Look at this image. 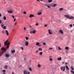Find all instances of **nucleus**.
Wrapping results in <instances>:
<instances>
[{
  "label": "nucleus",
  "mask_w": 74,
  "mask_h": 74,
  "mask_svg": "<svg viewBox=\"0 0 74 74\" xmlns=\"http://www.w3.org/2000/svg\"><path fill=\"white\" fill-rule=\"evenodd\" d=\"M30 74V72H29L27 73V74Z\"/></svg>",
  "instance_id": "e2e57ef3"
},
{
  "label": "nucleus",
  "mask_w": 74,
  "mask_h": 74,
  "mask_svg": "<svg viewBox=\"0 0 74 74\" xmlns=\"http://www.w3.org/2000/svg\"><path fill=\"white\" fill-rule=\"evenodd\" d=\"M21 49H22V50H23V47H21Z\"/></svg>",
  "instance_id": "8fccbe9b"
},
{
  "label": "nucleus",
  "mask_w": 74,
  "mask_h": 74,
  "mask_svg": "<svg viewBox=\"0 0 74 74\" xmlns=\"http://www.w3.org/2000/svg\"><path fill=\"white\" fill-rule=\"evenodd\" d=\"M5 57H6V58H8L9 57V55L8 54H5Z\"/></svg>",
  "instance_id": "9b49d317"
},
{
  "label": "nucleus",
  "mask_w": 74,
  "mask_h": 74,
  "mask_svg": "<svg viewBox=\"0 0 74 74\" xmlns=\"http://www.w3.org/2000/svg\"><path fill=\"white\" fill-rule=\"evenodd\" d=\"M4 32H5V31L4 30H2L1 31V33H2V34H4Z\"/></svg>",
  "instance_id": "bb28decb"
},
{
  "label": "nucleus",
  "mask_w": 74,
  "mask_h": 74,
  "mask_svg": "<svg viewBox=\"0 0 74 74\" xmlns=\"http://www.w3.org/2000/svg\"><path fill=\"white\" fill-rule=\"evenodd\" d=\"M58 49H59V50H62V49H60V48L59 47H58Z\"/></svg>",
  "instance_id": "c03bdc74"
},
{
  "label": "nucleus",
  "mask_w": 74,
  "mask_h": 74,
  "mask_svg": "<svg viewBox=\"0 0 74 74\" xmlns=\"http://www.w3.org/2000/svg\"><path fill=\"white\" fill-rule=\"evenodd\" d=\"M38 66L39 68H40V67H41V65L40 64H38Z\"/></svg>",
  "instance_id": "412c9836"
},
{
  "label": "nucleus",
  "mask_w": 74,
  "mask_h": 74,
  "mask_svg": "<svg viewBox=\"0 0 74 74\" xmlns=\"http://www.w3.org/2000/svg\"><path fill=\"white\" fill-rule=\"evenodd\" d=\"M23 73L24 74H27V72L26 71L24 70L23 71Z\"/></svg>",
  "instance_id": "f8f14e48"
},
{
  "label": "nucleus",
  "mask_w": 74,
  "mask_h": 74,
  "mask_svg": "<svg viewBox=\"0 0 74 74\" xmlns=\"http://www.w3.org/2000/svg\"><path fill=\"white\" fill-rule=\"evenodd\" d=\"M12 18H13L14 19V18H15V17H14V16L12 15Z\"/></svg>",
  "instance_id": "09e8293b"
},
{
  "label": "nucleus",
  "mask_w": 74,
  "mask_h": 74,
  "mask_svg": "<svg viewBox=\"0 0 74 74\" xmlns=\"http://www.w3.org/2000/svg\"><path fill=\"white\" fill-rule=\"evenodd\" d=\"M1 47V43H0V48Z\"/></svg>",
  "instance_id": "052dcab7"
},
{
  "label": "nucleus",
  "mask_w": 74,
  "mask_h": 74,
  "mask_svg": "<svg viewBox=\"0 0 74 74\" xmlns=\"http://www.w3.org/2000/svg\"><path fill=\"white\" fill-rule=\"evenodd\" d=\"M4 29H6V26H4L3 27Z\"/></svg>",
  "instance_id": "ea45409f"
},
{
  "label": "nucleus",
  "mask_w": 74,
  "mask_h": 74,
  "mask_svg": "<svg viewBox=\"0 0 74 74\" xmlns=\"http://www.w3.org/2000/svg\"><path fill=\"white\" fill-rule=\"evenodd\" d=\"M53 60V59L52 58H49V60L51 62H52Z\"/></svg>",
  "instance_id": "b1692460"
},
{
  "label": "nucleus",
  "mask_w": 74,
  "mask_h": 74,
  "mask_svg": "<svg viewBox=\"0 0 74 74\" xmlns=\"http://www.w3.org/2000/svg\"><path fill=\"white\" fill-rule=\"evenodd\" d=\"M24 30H26V28L24 27Z\"/></svg>",
  "instance_id": "69168bd1"
},
{
  "label": "nucleus",
  "mask_w": 74,
  "mask_h": 74,
  "mask_svg": "<svg viewBox=\"0 0 74 74\" xmlns=\"http://www.w3.org/2000/svg\"><path fill=\"white\" fill-rule=\"evenodd\" d=\"M42 10H41L39 11V12H41V13H42Z\"/></svg>",
  "instance_id": "2f4dec72"
},
{
  "label": "nucleus",
  "mask_w": 74,
  "mask_h": 74,
  "mask_svg": "<svg viewBox=\"0 0 74 74\" xmlns=\"http://www.w3.org/2000/svg\"><path fill=\"white\" fill-rule=\"evenodd\" d=\"M16 25V22L15 23H14V25L15 26Z\"/></svg>",
  "instance_id": "3c124183"
},
{
  "label": "nucleus",
  "mask_w": 74,
  "mask_h": 74,
  "mask_svg": "<svg viewBox=\"0 0 74 74\" xmlns=\"http://www.w3.org/2000/svg\"><path fill=\"white\" fill-rule=\"evenodd\" d=\"M29 71H32V68H29Z\"/></svg>",
  "instance_id": "79ce46f5"
},
{
  "label": "nucleus",
  "mask_w": 74,
  "mask_h": 74,
  "mask_svg": "<svg viewBox=\"0 0 74 74\" xmlns=\"http://www.w3.org/2000/svg\"><path fill=\"white\" fill-rule=\"evenodd\" d=\"M69 26H70V27H73V25H72V24H71V25H69Z\"/></svg>",
  "instance_id": "473e14b6"
},
{
  "label": "nucleus",
  "mask_w": 74,
  "mask_h": 74,
  "mask_svg": "<svg viewBox=\"0 0 74 74\" xmlns=\"http://www.w3.org/2000/svg\"><path fill=\"white\" fill-rule=\"evenodd\" d=\"M65 49H66V50H68V49H69V48H68L67 47H66Z\"/></svg>",
  "instance_id": "c756f323"
},
{
  "label": "nucleus",
  "mask_w": 74,
  "mask_h": 74,
  "mask_svg": "<svg viewBox=\"0 0 74 74\" xmlns=\"http://www.w3.org/2000/svg\"><path fill=\"white\" fill-rule=\"evenodd\" d=\"M35 25L36 26H38V23H36V24H35Z\"/></svg>",
  "instance_id": "58836bf2"
},
{
  "label": "nucleus",
  "mask_w": 74,
  "mask_h": 74,
  "mask_svg": "<svg viewBox=\"0 0 74 74\" xmlns=\"http://www.w3.org/2000/svg\"><path fill=\"white\" fill-rule=\"evenodd\" d=\"M71 70L72 71L74 70V68H73V66H71Z\"/></svg>",
  "instance_id": "f704fd0d"
},
{
  "label": "nucleus",
  "mask_w": 74,
  "mask_h": 74,
  "mask_svg": "<svg viewBox=\"0 0 74 74\" xmlns=\"http://www.w3.org/2000/svg\"><path fill=\"white\" fill-rule=\"evenodd\" d=\"M16 21V18H14V22H15Z\"/></svg>",
  "instance_id": "6e6d98bb"
},
{
  "label": "nucleus",
  "mask_w": 74,
  "mask_h": 74,
  "mask_svg": "<svg viewBox=\"0 0 74 74\" xmlns=\"http://www.w3.org/2000/svg\"><path fill=\"white\" fill-rule=\"evenodd\" d=\"M6 17L4 16V17H3V19H4V20L5 21L6 20Z\"/></svg>",
  "instance_id": "a878e982"
},
{
  "label": "nucleus",
  "mask_w": 74,
  "mask_h": 74,
  "mask_svg": "<svg viewBox=\"0 0 74 74\" xmlns=\"http://www.w3.org/2000/svg\"><path fill=\"white\" fill-rule=\"evenodd\" d=\"M5 71H5V70H3V73H5Z\"/></svg>",
  "instance_id": "4c0bfd02"
},
{
  "label": "nucleus",
  "mask_w": 74,
  "mask_h": 74,
  "mask_svg": "<svg viewBox=\"0 0 74 74\" xmlns=\"http://www.w3.org/2000/svg\"><path fill=\"white\" fill-rule=\"evenodd\" d=\"M36 45H40V43L38 42H37L36 44Z\"/></svg>",
  "instance_id": "aec40b11"
},
{
  "label": "nucleus",
  "mask_w": 74,
  "mask_h": 74,
  "mask_svg": "<svg viewBox=\"0 0 74 74\" xmlns=\"http://www.w3.org/2000/svg\"><path fill=\"white\" fill-rule=\"evenodd\" d=\"M59 32H60V33H61V34H64L63 32L62 31V29L60 30L59 31Z\"/></svg>",
  "instance_id": "6e6552de"
},
{
  "label": "nucleus",
  "mask_w": 74,
  "mask_h": 74,
  "mask_svg": "<svg viewBox=\"0 0 74 74\" xmlns=\"http://www.w3.org/2000/svg\"><path fill=\"white\" fill-rule=\"evenodd\" d=\"M62 63V64H64L65 63V62H63Z\"/></svg>",
  "instance_id": "603ef678"
},
{
  "label": "nucleus",
  "mask_w": 74,
  "mask_h": 74,
  "mask_svg": "<svg viewBox=\"0 0 74 74\" xmlns=\"http://www.w3.org/2000/svg\"><path fill=\"white\" fill-rule=\"evenodd\" d=\"M39 54L40 55H42V52H40L39 53Z\"/></svg>",
  "instance_id": "a19ab883"
},
{
  "label": "nucleus",
  "mask_w": 74,
  "mask_h": 74,
  "mask_svg": "<svg viewBox=\"0 0 74 74\" xmlns=\"http://www.w3.org/2000/svg\"><path fill=\"white\" fill-rule=\"evenodd\" d=\"M38 51H37V50L36 51V53H38Z\"/></svg>",
  "instance_id": "338daca9"
},
{
  "label": "nucleus",
  "mask_w": 74,
  "mask_h": 74,
  "mask_svg": "<svg viewBox=\"0 0 74 74\" xmlns=\"http://www.w3.org/2000/svg\"><path fill=\"white\" fill-rule=\"evenodd\" d=\"M49 49H52V48H49Z\"/></svg>",
  "instance_id": "680f3d73"
},
{
  "label": "nucleus",
  "mask_w": 74,
  "mask_h": 74,
  "mask_svg": "<svg viewBox=\"0 0 74 74\" xmlns=\"http://www.w3.org/2000/svg\"><path fill=\"white\" fill-rule=\"evenodd\" d=\"M25 44L26 46H28L29 45V42L27 41H26L25 42Z\"/></svg>",
  "instance_id": "39448f33"
},
{
  "label": "nucleus",
  "mask_w": 74,
  "mask_h": 74,
  "mask_svg": "<svg viewBox=\"0 0 74 74\" xmlns=\"http://www.w3.org/2000/svg\"><path fill=\"white\" fill-rule=\"evenodd\" d=\"M42 14V13L41 12H39L38 13V15H41Z\"/></svg>",
  "instance_id": "5701e85b"
},
{
  "label": "nucleus",
  "mask_w": 74,
  "mask_h": 74,
  "mask_svg": "<svg viewBox=\"0 0 74 74\" xmlns=\"http://www.w3.org/2000/svg\"><path fill=\"white\" fill-rule=\"evenodd\" d=\"M5 31L7 36H9V34L8 33V32L7 30H5Z\"/></svg>",
  "instance_id": "1a4fd4ad"
},
{
  "label": "nucleus",
  "mask_w": 74,
  "mask_h": 74,
  "mask_svg": "<svg viewBox=\"0 0 74 74\" xmlns=\"http://www.w3.org/2000/svg\"><path fill=\"white\" fill-rule=\"evenodd\" d=\"M24 60H26V59L25 58L24 59Z\"/></svg>",
  "instance_id": "774afa93"
},
{
  "label": "nucleus",
  "mask_w": 74,
  "mask_h": 74,
  "mask_svg": "<svg viewBox=\"0 0 74 74\" xmlns=\"http://www.w3.org/2000/svg\"><path fill=\"white\" fill-rule=\"evenodd\" d=\"M60 69L61 70H63V71H65V66H64L63 68L62 67H61Z\"/></svg>",
  "instance_id": "f03ea898"
},
{
  "label": "nucleus",
  "mask_w": 74,
  "mask_h": 74,
  "mask_svg": "<svg viewBox=\"0 0 74 74\" xmlns=\"http://www.w3.org/2000/svg\"><path fill=\"white\" fill-rule=\"evenodd\" d=\"M4 26V24H2L1 25V27H3Z\"/></svg>",
  "instance_id": "e433bc0d"
},
{
  "label": "nucleus",
  "mask_w": 74,
  "mask_h": 74,
  "mask_svg": "<svg viewBox=\"0 0 74 74\" xmlns=\"http://www.w3.org/2000/svg\"><path fill=\"white\" fill-rule=\"evenodd\" d=\"M30 30L31 31H32L33 32V31H34V30H35V29H34L33 28H32Z\"/></svg>",
  "instance_id": "f3484780"
},
{
  "label": "nucleus",
  "mask_w": 74,
  "mask_h": 74,
  "mask_svg": "<svg viewBox=\"0 0 74 74\" xmlns=\"http://www.w3.org/2000/svg\"><path fill=\"white\" fill-rule=\"evenodd\" d=\"M48 33L49 34H52V33L51 31V29H49L48 30Z\"/></svg>",
  "instance_id": "0eeeda50"
},
{
  "label": "nucleus",
  "mask_w": 74,
  "mask_h": 74,
  "mask_svg": "<svg viewBox=\"0 0 74 74\" xmlns=\"http://www.w3.org/2000/svg\"><path fill=\"white\" fill-rule=\"evenodd\" d=\"M40 20H42V17H41V18H40Z\"/></svg>",
  "instance_id": "13d9d810"
},
{
  "label": "nucleus",
  "mask_w": 74,
  "mask_h": 74,
  "mask_svg": "<svg viewBox=\"0 0 74 74\" xmlns=\"http://www.w3.org/2000/svg\"><path fill=\"white\" fill-rule=\"evenodd\" d=\"M8 67V66H7V65H5V69H7V68Z\"/></svg>",
  "instance_id": "37998d69"
},
{
  "label": "nucleus",
  "mask_w": 74,
  "mask_h": 74,
  "mask_svg": "<svg viewBox=\"0 0 74 74\" xmlns=\"http://www.w3.org/2000/svg\"><path fill=\"white\" fill-rule=\"evenodd\" d=\"M8 13H10V14H12L13 13V11L12 10H9L7 11Z\"/></svg>",
  "instance_id": "20e7f679"
},
{
  "label": "nucleus",
  "mask_w": 74,
  "mask_h": 74,
  "mask_svg": "<svg viewBox=\"0 0 74 74\" xmlns=\"http://www.w3.org/2000/svg\"><path fill=\"white\" fill-rule=\"evenodd\" d=\"M32 33H33V31H30V34H32Z\"/></svg>",
  "instance_id": "a18cd8bd"
},
{
  "label": "nucleus",
  "mask_w": 74,
  "mask_h": 74,
  "mask_svg": "<svg viewBox=\"0 0 74 74\" xmlns=\"http://www.w3.org/2000/svg\"><path fill=\"white\" fill-rule=\"evenodd\" d=\"M43 44L44 45H46V43H45V42H44L43 43Z\"/></svg>",
  "instance_id": "c9c22d12"
},
{
  "label": "nucleus",
  "mask_w": 74,
  "mask_h": 74,
  "mask_svg": "<svg viewBox=\"0 0 74 74\" xmlns=\"http://www.w3.org/2000/svg\"><path fill=\"white\" fill-rule=\"evenodd\" d=\"M57 60H62V57L58 58H57Z\"/></svg>",
  "instance_id": "dca6fc26"
},
{
  "label": "nucleus",
  "mask_w": 74,
  "mask_h": 74,
  "mask_svg": "<svg viewBox=\"0 0 74 74\" xmlns=\"http://www.w3.org/2000/svg\"><path fill=\"white\" fill-rule=\"evenodd\" d=\"M2 21H1V20H0V23H1Z\"/></svg>",
  "instance_id": "4d7b16f0"
},
{
  "label": "nucleus",
  "mask_w": 74,
  "mask_h": 74,
  "mask_svg": "<svg viewBox=\"0 0 74 74\" xmlns=\"http://www.w3.org/2000/svg\"><path fill=\"white\" fill-rule=\"evenodd\" d=\"M39 51H42V49H41V48H39L38 49Z\"/></svg>",
  "instance_id": "7c9ffc66"
},
{
  "label": "nucleus",
  "mask_w": 74,
  "mask_h": 74,
  "mask_svg": "<svg viewBox=\"0 0 74 74\" xmlns=\"http://www.w3.org/2000/svg\"><path fill=\"white\" fill-rule=\"evenodd\" d=\"M74 16H72L70 17L69 16V19H74Z\"/></svg>",
  "instance_id": "9d476101"
},
{
  "label": "nucleus",
  "mask_w": 74,
  "mask_h": 74,
  "mask_svg": "<svg viewBox=\"0 0 74 74\" xmlns=\"http://www.w3.org/2000/svg\"><path fill=\"white\" fill-rule=\"evenodd\" d=\"M36 32V30H34L32 31V33L33 34H35Z\"/></svg>",
  "instance_id": "2eb2a0df"
},
{
  "label": "nucleus",
  "mask_w": 74,
  "mask_h": 74,
  "mask_svg": "<svg viewBox=\"0 0 74 74\" xmlns=\"http://www.w3.org/2000/svg\"><path fill=\"white\" fill-rule=\"evenodd\" d=\"M24 41H26V40H24V41H23V42H22V44H24L25 43V42H24Z\"/></svg>",
  "instance_id": "393cba45"
},
{
  "label": "nucleus",
  "mask_w": 74,
  "mask_h": 74,
  "mask_svg": "<svg viewBox=\"0 0 74 74\" xmlns=\"http://www.w3.org/2000/svg\"><path fill=\"white\" fill-rule=\"evenodd\" d=\"M23 14H26V12L25 11H24L23 12Z\"/></svg>",
  "instance_id": "de8ad7c7"
},
{
  "label": "nucleus",
  "mask_w": 74,
  "mask_h": 74,
  "mask_svg": "<svg viewBox=\"0 0 74 74\" xmlns=\"http://www.w3.org/2000/svg\"><path fill=\"white\" fill-rule=\"evenodd\" d=\"M47 25L46 24L44 26L45 27H46V26H47Z\"/></svg>",
  "instance_id": "0e129e2a"
},
{
  "label": "nucleus",
  "mask_w": 74,
  "mask_h": 74,
  "mask_svg": "<svg viewBox=\"0 0 74 74\" xmlns=\"http://www.w3.org/2000/svg\"><path fill=\"white\" fill-rule=\"evenodd\" d=\"M25 39L26 40H29V38H28V37H26Z\"/></svg>",
  "instance_id": "c85d7f7f"
},
{
  "label": "nucleus",
  "mask_w": 74,
  "mask_h": 74,
  "mask_svg": "<svg viewBox=\"0 0 74 74\" xmlns=\"http://www.w3.org/2000/svg\"><path fill=\"white\" fill-rule=\"evenodd\" d=\"M47 7H48V8H50V5H47Z\"/></svg>",
  "instance_id": "72a5a7b5"
},
{
  "label": "nucleus",
  "mask_w": 74,
  "mask_h": 74,
  "mask_svg": "<svg viewBox=\"0 0 74 74\" xmlns=\"http://www.w3.org/2000/svg\"><path fill=\"white\" fill-rule=\"evenodd\" d=\"M39 47H40V46H41V44H40L38 45Z\"/></svg>",
  "instance_id": "5fc2aeb1"
},
{
  "label": "nucleus",
  "mask_w": 74,
  "mask_h": 74,
  "mask_svg": "<svg viewBox=\"0 0 74 74\" xmlns=\"http://www.w3.org/2000/svg\"><path fill=\"white\" fill-rule=\"evenodd\" d=\"M8 40H6L5 42H4L5 45H7L6 48L7 49L5 48H4L3 47H2L1 48V49L2 51L3 52H1L0 53V56H2V55L4 53V52H5L7 49H9V47H10V43L9 42ZM7 43H8L7 44Z\"/></svg>",
  "instance_id": "f257e3e1"
},
{
  "label": "nucleus",
  "mask_w": 74,
  "mask_h": 74,
  "mask_svg": "<svg viewBox=\"0 0 74 74\" xmlns=\"http://www.w3.org/2000/svg\"><path fill=\"white\" fill-rule=\"evenodd\" d=\"M70 71H71V73H72L73 74H74V71H73L71 70Z\"/></svg>",
  "instance_id": "cd10ccee"
},
{
  "label": "nucleus",
  "mask_w": 74,
  "mask_h": 74,
  "mask_svg": "<svg viewBox=\"0 0 74 74\" xmlns=\"http://www.w3.org/2000/svg\"><path fill=\"white\" fill-rule=\"evenodd\" d=\"M64 16H65V17H66V18H67L68 19H69V18L70 17V16L69 15H65Z\"/></svg>",
  "instance_id": "423d86ee"
},
{
  "label": "nucleus",
  "mask_w": 74,
  "mask_h": 74,
  "mask_svg": "<svg viewBox=\"0 0 74 74\" xmlns=\"http://www.w3.org/2000/svg\"><path fill=\"white\" fill-rule=\"evenodd\" d=\"M63 10V8H60L59 10L60 11H62Z\"/></svg>",
  "instance_id": "6ab92c4d"
},
{
  "label": "nucleus",
  "mask_w": 74,
  "mask_h": 74,
  "mask_svg": "<svg viewBox=\"0 0 74 74\" xmlns=\"http://www.w3.org/2000/svg\"><path fill=\"white\" fill-rule=\"evenodd\" d=\"M52 0H48V3H52Z\"/></svg>",
  "instance_id": "a211bd4d"
},
{
  "label": "nucleus",
  "mask_w": 74,
  "mask_h": 74,
  "mask_svg": "<svg viewBox=\"0 0 74 74\" xmlns=\"http://www.w3.org/2000/svg\"><path fill=\"white\" fill-rule=\"evenodd\" d=\"M58 22H61V20L60 19H59L58 20Z\"/></svg>",
  "instance_id": "49530a36"
},
{
  "label": "nucleus",
  "mask_w": 74,
  "mask_h": 74,
  "mask_svg": "<svg viewBox=\"0 0 74 74\" xmlns=\"http://www.w3.org/2000/svg\"><path fill=\"white\" fill-rule=\"evenodd\" d=\"M0 16L1 17V16H2V15H1V13H0Z\"/></svg>",
  "instance_id": "864d4df0"
},
{
  "label": "nucleus",
  "mask_w": 74,
  "mask_h": 74,
  "mask_svg": "<svg viewBox=\"0 0 74 74\" xmlns=\"http://www.w3.org/2000/svg\"><path fill=\"white\" fill-rule=\"evenodd\" d=\"M57 6V4H54L52 5V7H55L56 6Z\"/></svg>",
  "instance_id": "4468645a"
},
{
  "label": "nucleus",
  "mask_w": 74,
  "mask_h": 74,
  "mask_svg": "<svg viewBox=\"0 0 74 74\" xmlns=\"http://www.w3.org/2000/svg\"><path fill=\"white\" fill-rule=\"evenodd\" d=\"M67 64H68V63L67 62H66L65 63V65H67Z\"/></svg>",
  "instance_id": "bf43d9fd"
},
{
  "label": "nucleus",
  "mask_w": 74,
  "mask_h": 74,
  "mask_svg": "<svg viewBox=\"0 0 74 74\" xmlns=\"http://www.w3.org/2000/svg\"><path fill=\"white\" fill-rule=\"evenodd\" d=\"M15 50H12V53H15Z\"/></svg>",
  "instance_id": "4be33fe9"
},
{
  "label": "nucleus",
  "mask_w": 74,
  "mask_h": 74,
  "mask_svg": "<svg viewBox=\"0 0 74 74\" xmlns=\"http://www.w3.org/2000/svg\"><path fill=\"white\" fill-rule=\"evenodd\" d=\"M65 67L66 68V69H67L68 70H69V68L68 67V66H67V65H66Z\"/></svg>",
  "instance_id": "ddd939ff"
},
{
  "label": "nucleus",
  "mask_w": 74,
  "mask_h": 74,
  "mask_svg": "<svg viewBox=\"0 0 74 74\" xmlns=\"http://www.w3.org/2000/svg\"><path fill=\"white\" fill-rule=\"evenodd\" d=\"M29 17L30 18H33V17H34V16L33 14H31L29 16Z\"/></svg>",
  "instance_id": "7ed1b4c3"
}]
</instances>
